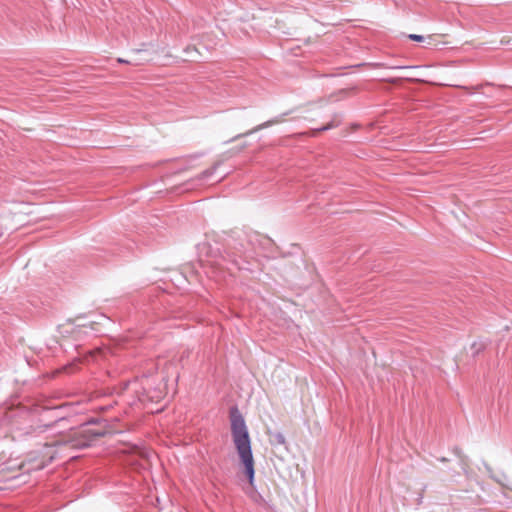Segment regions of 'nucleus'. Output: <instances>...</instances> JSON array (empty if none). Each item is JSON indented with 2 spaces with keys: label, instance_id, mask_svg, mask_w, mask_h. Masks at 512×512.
<instances>
[{
  "label": "nucleus",
  "instance_id": "1",
  "mask_svg": "<svg viewBox=\"0 0 512 512\" xmlns=\"http://www.w3.org/2000/svg\"><path fill=\"white\" fill-rule=\"evenodd\" d=\"M231 433L240 460L244 465V473L249 484L253 486L255 469L250 436L245 420L236 407L231 409Z\"/></svg>",
  "mask_w": 512,
  "mask_h": 512
},
{
  "label": "nucleus",
  "instance_id": "2",
  "mask_svg": "<svg viewBox=\"0 0 512 512\" xmlns=\"http://www.w3.org/2000/svg\"><path fill=\"white\" fill-rule=\"evenodd\" d=\"M108 433V426L105 421L92 419L81 426L78 431L67 437L46 443L45 447L69 446L74 449H84L91 446L92 442Z\"/></svg>",
  "mask_w": 512,
  "mask_h": 512
},
{
  "label": "nucleus",
  "instance_id": "3",
  "mask_svg": "<svg viewBox=\"0 0 512 512\" xmlns=\"http://www.w3.org/2000/svg\"><path fill=\"white\" fill-rule=\"evenodd\" d=\"M155 379L148 375L137 377L134 381L129 382L128 386L136 393L138 401L158 402L163 398V390L160 387H154Z\"/></svg>",
  "mask_w": 512,
  "mask_h": 512
},
{
  "label": "nucleus",
  "instance_id": "4",
  "mask_svg": "<svg viewBox=\"0 0 512 512\" xmlns=\"http://www.w3.org/2000/svg\"><path fill=\"white\" fill-rule=\"evenodd\" d=\"M24 468L23 462L17 464L15 461H8L0 464V483L7 482L19 477V471Z\"/></svg>",
  "mask_w": 512,
  "mask_h": 512
},
{
  "label": "nucleus",
  "instance_id": "5",
  "mask_svg": "<svg viewBox=\"0 0 512 512\" xmlns=\"http://www.w3.org/2000/svg\"><path fill=\"white\" fill-rule=\"evenodd\" d=\"M288 115V113H284L282 115H279L273 119H270L266 122H263L257 126H255L254 128H252L251 130L245 132V133H241V134H238L236 136H234L233 138H231L229 141H227V143H231V142H234L242 137H246V136H249V135H252L262 129H265V128H268L272 125H275V124H279V123H282L284 121V117Z\"/></svg>",
  "mask_w": 512,
  "mask_h": 512
},
{
  "label": "nucleus",
  "instance_id": "6",
  "mask_svg": "<svg viewBox=\"0 0 512 512\" xmlns=\"http://www.w3.org/2000/svg\"><path fill=\"white\" fill-rule=\"evenodd\" d=\"M288 115V113H284L282 115H279L273 119H270L266 122H263L257 126H255L254 128H252L251 130L245 132V133H241V134H238L236 136H234L233 138H231L229 141H227V143H231V142H234L242 137H246V136H249V135H252L262 129H265V128H268L272 125H275V124H279V123H282L284 121V117Z\"/></svg>",
  "mask_w": 512,
  "mask_h": 512
},
{
  "label": "nucleus",
  "instance_id": "7",
  "mask_svg": "<svg viewBox=\"0 0 512 512\" xmlns=\"http://www.w3.org/2000/svg\"><path fill=\"white\" fill-rule=\"evenodd\" d=\"M219 165H220V163H215L211 168L204 170L200 174L199 178L200 179H207V178H209L210 176H212L214 174V172L216 171V169H217V167Z\"/></svg>",
  "mask_w": 512,
  "mask_h": 512
},
{
  "label": "nucleus",
  "instance_id": "8",
  "mask_svg": "<svg viewBox=\"0 0 512 512\" xmlns=\"http://www.w3.org/2000/svg\"><path fill=\"white\" fill-rule=\"evenodd\" d=\"M336 126H338V123L331 122V123H329V124H327V125H325L323 127L318 128L316 131L317 132L327 131V130L332 129V128L336 127Z\"/></svg>",
  "mask_w": 512,
  "mask_h": 512
},
{
  "label": "nucleus",
  "instance_id": "9",
  "mask_svg": "<svg viewBox=\"0 0 512 512\" xmlns=\"http://www.w3.org/2000/svg\"><path fill=\"white\" fill-rule=\"evenodd\" d=\"M408 38L412 41L421 42L423 41L424 37L422 35L418 34H409Z\"/></svg>",
  "mask_w": 512,
  "mask_h": 512
},
{
  "label": "nucleus",
  "instance_id": "10",
  "mask_svg": "<svg viewBox=\"0 0 512 512\" xmlns=\"http://www.w3.org/2000/svg\"><path fill=\"white\" fill-rule=\"evenodd\" d=\"M227 257H228V260L230 262L235 264L239 269L241 268V266L239 265V262L237 261V259L233 255H231L230 253H227Z\"/></svg>",
  "mask_w": 512,
  "mask_h": 512
},
{
  "label": "nucleus",
  "instance_id": "11",
  "mask_svg": "<svg viewBox=\"0 0 512 512\" xmlns=\"http://www.w3.org/2000/svg\"><path fill=\"white\" fill-rule=\"evenodd\" d=\"M471 348L475 350L473 354L476 355L483 347L481 344L473 343Z\"/></svg>",
  "mask_w": 512,
  "mask_h": 512
},
{
  "label": "nucleus",
  "instance_id": "12",
  "mask_svg": "<svg viewBox=\"0 0 512 512\" xmlns=\"http://www.w3.org/2000/svg\"><path fill=\"white\" fill-rule=\"evenodd\" d=\"M276 439H277V442L280 443V444H284L285 443V438H284V436L281 433H278L276 435Z\"/></svg>",
  "mask_w": 512,
  "mask_h": 512
},
{
  "label": "nucleus",
  "instance_id": "13",
  "mask_svg": "<svg viewBox=\"0 0 512 512\" xmlns=\"http://www.w3.org/2000/svg\"><path fill=\"white\" fill-rule=\"evenodd\" d=\"M118 62H119V63H130L129 61L124 60V59H122V58H118Z\"/></svg>",
  "mask_w": 512,
  "mask_h": 512
},
{
  "label": "nucleus",
  "instance_id": "14",
  "mask_svg": "<svg viewBox=\"0 0 512 512\" xmlns=\"http://www.w3.org/2000/svg\"><path fill=\"white\" fill-rule=\"evenodd\" d=\"M43 467H44V463L42 462V463L38 464V465L35 467V469H42Z\"/></svg>",
  "mask_w": 512,
  "mask_h": 512
},
{
  "label": "nucleus",
  "instance_id": "15",
  "mask_svg": "<svg viewBox=\"0 0 512 512\" xmlns=\"http://www.w3.org/2000/svg\"><path fill=\"white\" fill-rule=\"evenodd\" d=\"M396 69H405V68H408L407 66H397L395 67Z\"/></svg>",
  "mask_w": 512,
  "mask_h": 512
},
{
  "label": "nucleus",
  "instance_id": "16",
  "mask_svg": "<svg viewBox=\"0 0 512 512\" xmlns=\"http://www.w3.org/2000/svg\"><path fill=\"white\" fill-rule=\"evenodd\" d=\"M454 451H455V453H456L457 455H459L460 450H459L458 448H455V449H454Z\"/></svg>",
  "mask_w": 512,
  "mask_h": 512
},
{
  "label": "nucleus",
  "instance_id": "17",
  "mask_svg": "<svg viewBox=\"0 0 512 512\" xmlns=\"http://www.w3.org/2000/svg\"><path fill=\"white\" fill-rule=\"evenodd\" d=\"M54 459V455L49 456V460L52 461Z\"/></svg>",
  "mask_w": 512,
  "mask_h": 512
},
{
  "label": "nucleus",
  "instance_id": "18",
  "mask_svg": "<svg viewBox=\"0 0 512 512\" xmlns=\"http://www.w3.org/2000/svg\"><path fill=\"white\" fill-rule=\"evenodd\" d=\"M440 461H442V462H446V461H447V459L443 457V458H440Z\"/></svg>",
  "mask_w": 512,
  "mask_h": 512
}]
</instances>
